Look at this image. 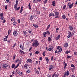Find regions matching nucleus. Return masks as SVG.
I'll return each instance as SVG.
<instances>
[{
  "label": "nucleus",
  "instance_id": "obj_55",
  "mask_svg": "<svg viewBox=\"0 0 77 77\" xmlns=\"http://www.w3.org/2000/svg\"><path fill=\"white\" fill-rule=\"evenodd\" d=\"M40 13H41V11H37V14L38 15L39 14H40Z\"/></svg>",
  "mask_w": 77,
  "mask_h": 77
},
{
  "label": "nucleus",
  "instance_id": "obj_62",
  "mask_svg": "<svg viewBox=\"0 0 77 77\" xmlns=\"http://www.w3.org/2000/svg\"><path fill=\"white\" fill-rule=\"evenodd\" d=\"M27 45H28V47H29V46H30V43H28L27 44Z\"/></svg>",
  "mask_w": 77,
  "mask_h": 77
},
{
  "label": "nucleus",
  "instance_id": "obj_31",
  "mask_svg": "<svg viewBox=\"0 0 77 77\" xmlns=\"http://www.w3.org/2000/svg\"><path fill=\"white\" fill-rule=\"evenodd\" d=\"M60 48H62V46H59L57 47V50H58Z\"/></svg>",
  "mask_w": 77,
  "mask_h": 77
},
{
  "label": "nucleus",
  "instance_id": "obj_43",
  "mask_svg": "<svg viewBox=\"0 0 77 77\" xmlns=\"http://www.w3.org/2000/svg\"><path fill=\"white\" fill-rule=\"evenodd\" d=\"M4 14H3V13H1L0 14V17H3V15Z\"/></svg>",
  "mask_w": 77,
  "mask_h": 77
},
{
  "label": "nucleus",
  "instance_id": "obj_54",
  "mask_svg": "<svg viewBox=\"0 0 77 77\" xmlns=\"http://www.w3.org/2000/svg\"><path fill=\"white\" fill-rule=\"evenodd\" d=\"M33 2H34V3H37V0H33Z\"/></svg>",
  "mask_w": 77,
  "mask_h": 77
},
{
  "label": "nucleus",
  "instance_id": "obj_27",
  "mask_svg": "<svg viewBox=\"0 0 77 77\" xmlns=\"http://www.w3.org/2000/svg\"><path fill=\"white\" fill-rule=\"evenodd\" d=\"M31 4L30 3H29V4L28 5V8L29 10H30L31 9V8H32V7H31V6H30Z\"/></svg>",
  "mask_w": 77,
  "mask_h": 77
},
{
  "label": "nucleus",
  "instance_id": "obj_18",
  "mask_svg": "<svg viewBox=\"0 0 77 77\" xmlns=\"http://www.w3.org/2000/svg\"><path fill=\"white\" fill-rule=\"evenodd\" d=\"M69 29L70 30L72 31V30H73V27H72V26L71 25L69 26Z\"/></svg>",
  "mask_w": 77,
  "mask_h": 77
},
{
  "label": "nucleus",
  "instance_id": "obj_14",
  "mask_svg": "<svg viewBox=\"0 0 77 77\" xmlns=\"http://www.w3.org/2000/svg\"><path fill=\"white\" fill-rule=\"evenodd\" d=\"M60 35H58L57 36L55 37V39L56 40H59V39H60Z\"/></svg>",
  "mask_w": 77,
  "mask_h": 77
},
{
  "label": "nucleus",
  "instance_id": "obj_2",
  "mask_svg": "<svg viewBox=\"0 0 77 77\" xmlns=\"http://www.w3.org/2000/svg\"><path fill=\"white\" fill-rule=\"evenodd\" d=\"M54 13L56 16L55 17V19L59 18V12H57V11H54Z\"/></svg>",
  "mask_w": 77,
  "mask_h": 77
},
{
  "label": "nucleus",
  "instance_id": "obj_38",
  "mask_svg": "<svg viewBox=\"0 0 77 77\" xmlns=\"http://www.w3.org/2000/svg\"><path fill=\"white\" fill-rule=\"evenodd\" d=\"M11 33V31L10 30V29H9L8 31V36H9V35L10 34V33Z\"/></svg>",
  "mask_w": 77,
  "mask_h": 77
},
{
  "label": "nucleus",
  "instance_id": "obj_36",
  "mask_svg": "<svg viewBox=\"0 0 77 77\" xmlns=\"http://www.w3.org/2000/svg\"><path fill=\"white\" fill-rule=\"evenodd\" d=\"M62 18L63 20H64V19H65V18H66V16H65V15L63 14L62 16Z\"/></svg>",
  "mask_w": 77,
  "mask_h": 77
},
{
  "label": "nucleus",
  "instance_id": "obj_9",
  "mask_svg": "<svg viewBox=\"0 0 77 77\" xmlns=\"http://www.w3.org/2000/svg\"><path fill=\"white\" fill-rule=\"evenodd\" d=\"M8 65L6 64H4L2 65V68L4 69H6V68L8 67Z\"/></svg>",
  "mask_w": 77,
  "mask_h": 77
},
{
  "label": "nucleus",
  "instance_id": "obj_35",
  "mask_svg": "<svg viewBox=\"0 0 77 77\" xmlns=\"http://www.w3.org/2000/svg\"><path fill=\"white\" fill-rule=\"evenodd\" d=\"M15 64H13L12 65L11 68H15Z\"/></svg>",
  "mask_w": 77,
  "mask_h": 77
},
{
  "label": "nucleus",
  "instance_id": "obj_29",
  "mask_svg": "<svg viewBox=\"0 0 77 77\" xmlns=\"http://www.w3.org/2000/svg\"><path fill=\"white\" fill-rule=\"evenodd\" d=\"M71 53L70 51H66L65 52V53H66L67 54H68V53Z\"/></svg>",
  "mask_w": 77,
  "mask_h": 77
},
{
  "label": "nucleus",
  "instance_id": "obj_12",
  "mask_svg": "<svg viewBox=\"0 0 77 77\" xmlns=\"http://www.w3.org/2000/svg\"><path fill=\"white\" fill-rule=\"evenodd\" d=\"M19 52L20 53V54H21L22 55H23L25 54V53H24L23 51H22L21 50H19Z\"/></svg>",
  "mask_w": 77,
  "mask_h": 77
},
{
  "label": "nucleus",
  "instance_id": "obj_61",
  "mask_svg": "<svg viewBox=\"0 0 77 77\" xmlns=\"http://www.w3.org/2000/svg\"><path fill=\"white\" fill-rule=\"evenodd\" d=\"M75 69V66H74L73 68H71V69H73V70H74Z\"/></svg>",
  "mask_w": 77,
  "mask_h": 77
},
{
  "label": "nucleus",
  "instance_id": "obj_37",
  "mask_svg": "<svg viewBox=\"0 0 77 77\" xmlns=\"http://www.w3.org/2000/svg\"><path fill=\"white\" fill-rule=\"evenodd\" d=\"M15 21V17H13L11 19V21Z\"/></svg>",
  "mask_w": 77,
  "mask_h": 77
},
{
  "label": "nucleus",
  "instance_id": "obj_26",
  "mask_svg": "<svg viewBox=\"0 0 77 77\" xmlns=\"http://www.w3.org/2000/svg\"><path fill=\"white\" fill-rule=\"evenodd\" d=\"M51 26V25L50 24H49L48 26L47 27V28L46 29V30H48V29L50 27V26Z\"/></svg>",
  "mask_w": 77,
  "mask_h": 77
},
{
  "label": "nucleus",
  "instance_id": "obj_13",
  "mask_svg": "<svg viewBox=\"0 0 77 77\" xmlns=\"http://www.w3.org/2000/svg\"><path fill=\"white\" fill-rule=\"evenodd\" d=\"M64 74L65 75H66V76H68L69 75V72L68 71H66L64 73Z\"/></svg>",
  "mask_w": 77,
  "mask_h": 77
},
{
  "label": "nucleus",
  "instance_id": "obj_45",
  "mask_svg": "<svg viewBox=\"0 0 77 77\" xmlns=\"http://www.w3.org/2000/svg\"><path fill=\"white\" fill-rule=\"evenodd\" d=\"M19 59H20L19 58H17L16 60L15 61V62H16V63H17V62H18L19 60Z\"/></svg>",
  "mask_w": 77,
  "mask_h": 77
},
{
  "label": "nucleus",
  "instance_id": "obj_58",
  "mask_svg": "<svg viewBox=\"0 0 77 77\" xmlns=\"http://www.w3.org/2000/svg\"><path fill=\"white\" fill-rule=\"evenodd\" d=\"M55 53H57L58 54H59V52H58L57 50H56L55 51Z\"/></svg>",
  "mask_w": 77,
  "mask_h": 77
},
{
  "label": "nucleus",
  "instance_id": "obj_21",
  "mask_svg": "<svg viewBox=\"0 0 77 77\" xmlns=\"http://www.w3.org/2000/svg\"><path fill=\"white\" fill-rule=\"evenodd\" d=\"M45 59L46 60V62L47 63H48V62H49V59L48 57H45Z\"/></svg>",
  "mask_w": 77,
  "mask_h": 77
},
{
  "label": "nucleus",
  "instance_id": "obj_17",
  "mask_svg": "<svg viewBox=\"0 0 77 77\" xmlns=\"http://www.w3.org/2000/svg\"><path fill=\"white\" fill-rule=\"evenodd\" d=\"M27 62H29L30 63H32V60L31 59H28L27 60Z\"/></svg>",
  "mask_w": 77,
  "mask_h": 77
},
{
  "label": "nucleus",
  "instance_id": "obj_23",
  "mask_svg": "<svg viewBox=\"0 0 77 77\" xmlns=\"http://www.w3.org/2000/svg\"><path fill=\"white\" fill-rule=\"evenodd\" d=\"M47 34L46 32H43V36L44 37H46L47 36Z\"/></svg>",
  "mask_w": 77,
  "mask_h": 77
},
{
  "label": "nucleus",
  "instance_id": "obj_39",
  "mask_svg": "<svg viewBox=\"0 0 77 77\" xmlns=\"http://www.w3.org/2000/svg\"><path fill=\"white\" fill-rule=\"evenodd\" d=\"M51 40V37H49L48 38V41H50Z\"/></svg>",
  "mask_w": 77,
  "mask_h": 77
},
{
  "label": "nucleus",
  "instance_id": "obj_4",
  "mask_svg": "<svg viewBox=\"0 0 77 77\" xmlns=\"http://www.w3.org/2000/svg\"><path fill=\"white\" fill-rule=\"evenodd\" d=\"M71 2H69L67 4V6L69 7V9L72 8L73 7V5H74V3H72V4H71Z\"/></svg>",
  "mask_w": 77,
  "mask_h": 77
},
{
  "label": "nucleus",
  "instance_id": "obj_11",
  "mask_svg": "<svg viewBox=\"0 0 77 77\" xmlns=\"http://www.w3.org/2000/svg\"><path fill=\"white\" fill-rule=\"evenodd\" d=\"M35 18V16L33 15H32L30 16V17H29V20H32L33 19Z\"/></svg>",
  "mask_w": 77,
  "mask_h": 77
},
{
  "label": "nucleus",
  "instance_id": "obj_15",
  "mask_svg": "<svg viewBox=\"0 0 77 77\" xmlns=\"http://www.w3.org/2000/svg\"><path fill=\"white\" fill-rule=\"evenodd\" d=\"M51 47L48 48V51H51V50H53L54 47H53V46H51Z\"/></svg>",
  "mask_w": 77,
  "mask_h": 77
},
{
  "label": "nucleus",
  "instance_id": "obj_59",
  "mask_svg": "<svg viewBox=\"0 0 77 77\" xmlns=\"http://www.w3.org/2000/svg\"><path fill=\"white\" fill-rule=\"evenodd\" d=\"M17 21H18V23H20V20L18 19L17 20Z\"/></svg>",
  "mask_w": 77,
  "mask_h": 77
},
{
  "label": "nucleus",
  "instance_id": "obj_10",
  "mask_svg": "<svg viewBox=\"0 0 77 77\" xmlns=\"http://www.w3.org/2000/svg\"><path fill=\"white\" fill-rule=\"evenodd\" d=\"M54 66H53V65H51L49 67V71H50V70H51L52 69H54Z\"/></svg>",
  "mask_w": 77,
  "mask_h": 77
},
{
  "label": "nucleus",
  "instance_id": "obj_48",
  "mask_svg": "<svg viewBox=\"0 0 77 77\" xmlns=\"http://www.w3.org/2000/svg\"><path fill=\"white\" fill-rule=\"evenodd\" d=\"M71 57H72L70 56L67 55V57L68 59H69L70 58H71Z\"/></svg>",
  "mask_w": 77,
  "mask_h": 77
},
{
  "label": "nucleus",
  "instance_id": "obj_63",
  "mask_svg": "<svg viewBox=\"0 0 77 77\" xmlns=\"http://www.w3.org/2000/svg\"><path fill=\"white\" fill-rule=\"evenodd\" d=\"M16 46V43H15L13 45V48H14Z\"/></svg>",
  "mask_w": 77,
  "mask_h": 77
},
{
  "label": "nucleus",
  "instance_id": "obj_40",
  "mask_svg": "<svg viewBox=\"0 0 77 77\" xmlns=\"http://www.w3.org/2000/svg\"><path fill=\"white\" fill-rule=\"evenodd\" d=\"M20 7H19L18 8H16V9L15 10V11H18L20 10Z\"/></svg>",
  "mask_w": 77,
  "mask_h": 77
},
{
  "label": "nucleus",
  "instance_id": "obj_20",
  "mask_svg": "<svg viewBox=\"0 0 77 77\" xmlns=\"http://www.w3.org/2000/svg\"><path fill=\"white\" fill-rule=\"evenodd\" d=\"M33 26L34 27H35V28H36V29H38V25H36V24H34L33 25Z\"/></svg>",
  "mask_w": 77,
  "mask_h": 77
},
{
  "label": "nucleus",
  "instance_id": "obj_6",
  "mask_svg": "<svg viewBox=\"0 0 77 77\" xmlns=\"http://www.w3.org/2000/svg\"><path fill=\"white\" fill-rule=\"evenodd\" d=\"M24 67L26 69H27L29 68V65L27 63L26 64L24 65Z\"/></svg>",
  "mask_w": 77,
  "mask_h": 77
},
{
  "label": "nucleus",
  "instance_id": "obj_56",
  "mask_svg": "<svg viewBox=\"0 0 77 77\" xmlns=\"http://www.w3.org/2000/svg\"><path fill=\"white\" fill-rule=\"evenodd\" d=\"M12 75L14 76V75H15V72L14 71V72H12Z\"/></svg>",
  "mask_w": 77,
  "mask_h": 77
},
{
  "label": "nucleus",
  "instance_id": "obj_32",
  "mask_svg": "<svg viewBox=\"0 0 77 77\" xmlns=\"http://www.w3.org/2000/svg\"><path fill=\"white\" fill-rule=\"evenodd\" d=\"M46 33L47 34H48V35H50V32H49V31H48V30H47L46 31Z\"/></svg>",
  "mask_w": 77,
  "mask_h": 77
},
{
  "label": "nucleus",
  "instance_id": "obj_44",
  "mask_svg": "<svg viewBox=\"0 0 77 77\" xmlns=\"http://www.w3.org/2000/svg\"><path fill=\"white\" fill-rule=\"evenodd\" d=\"M18 2H19V0H16V5L18 4Z\"/></svg>",
  "mask_w": 77,
  "mask_h": 77
},
{
  "label": "nucleus",
  "instance_id": "obj_22",
  "mask_svg": "<svg viewBox=\"0 0 77 77\" xmlns=\"http://www.w3.org/2000/svg\"><path fill=\"white\" fill-rule=\"evenodd\" d=\"M31 72V69H28L26 71L27 73H30Z\"/></svg>",
  "mask_w": 77,
  "mask_h": 77
},
{
  "label": "nucleus",
  "instance_id": "obj_42",
  "mask_svg": "<svg viewBox=\"0 0 77 77\" xmlns=\"http://www.w3.org/2000/svg\"><path fill=\"white\" fill-rule=\"evenodd\" d=\"M66 5L63 6V7L62 8V9H63V10H65V8H66Z\"/></svg>",
  "mask_w": 77,
  "mask_h": 77
},
{
  "label": "nucleus",
  "instance_id": "obj_7",
  "mask_svg": "<svg viewBox=\"0 0 77 77\" xmlns=\"http://www.w3.org/2000/svg\"><path fill=\"white\" fill-rule=\"evenodd\" d=\"M13 33L14 35L15 36H17L18 35V33H17V32L15 30L14 31H13Z\"/></svg>",
  "mask_w": 77,
  "mask_h": 77
},
{
  "label": "nucleus",
  "instance_id": "obj_1",
  "mask_svg": "<svg viewBox=\"0 0 77 77\" xmlns=\"http://www.w3.org/2000/svg\"><path fill=\"white\" fill-rule=\"evenodd\" d=\"M33 44H32V46L33 47H38V45H39V43L38 42V41L37 40H34L33 42Z\"/></svg>",
  "mask_w": 77,
  "mask_h": 77
},
{
  "label": "nucleus",
  "instance_id": "obj_64",
  "mask_svg": "<svg viewBox=\"0 0 77 77\" xmlns=\"http://www.w3.org/2000/svg\"><path fill=\"white\" fill-rule=\"evenodd\" d=\"M5 9H8V5H6L5 6Z\"/></svg>",
  "mask_w": 77,
  "mask_h": 77
},
{
  "label": "nucleus",
  "instance_id": "obj_28",
  "mask_svg": "<svg viewBox=\"0 0 77 77\" xmlns=\"http://www.w3.org/2000/svg\"><path fill=\"white\" fill-rule=\"evenodd\" d=\"M66 66H67V63H65L64 64V69H65V68H66Z\"/></svg>",
  "mask_w": 77,
  "mask_h": 77
},
{
  "label": "nucleus",
  "instance_id": "obj_46",
  "mask_svg": "<svg viewBox=\"0 0 77 77\" xmlns=\"http://www.w3.org/2000/svg\"><path fill=\"white\" fill-rule=\"evenodd\" d=\"M6 38H4V40L5 41H7V38H8V37L7 36Z\"/></svg>",
  "mask_w": 77,
  "mask_h": 77
},
{
  "label": "nucleus",
  "instance_id": "obj_50",
  "mask_svg": "<svg viewBox=\"0 0 77 77\" xmlns=\"http://www.w3.org/2000/svg\"><path fill=\"white\" fill-rule=\"evenodd\" d=\"M23 32L24 33V35H27V32L26 31H23Z\"/></svg>",
  "mask_w": 77,
  "mask_h": 77
},
{
  "label": "nucleus",
  "instance_id": "obj_16",
  "mask_svg": "<svg viewBox=\"0 0 77 77\" xmlns=\"http://www.w3.org/2000/svg\"><path fill=\"white\" fill-rule=\"evenodd\" d=\"M20 48L21 50H24L25 49L24 47V46H23L22 45H20Z\"/></svg>",
  "mask_w": 77,
  "mask_h": 77
},
{
  "label": "nucleus",
  "instance_id": "obj_3",
  "mask_svg": "<svg viewBox=\"0 0 77 77\" xmlns=\"http://www.w3.org/2000/svg\"><path fill=\"white\" fill-rule=\"evenodd\" d=\"M68 35H68L67 38H71L72 36H73L74 35V33L73 32L71 33V32L69 31L68 32Z\"/></svg>",
  "mask_w": 77,
  "mask_h": 77
},
{
  "label": "nucleus",
  "instance_id": "obj_49",
  "mask_svg": "<svg viewBox=\"0 0 77 77\" xmlns=\"http://www.w3.org/2000/svg\"><path fill=\"white\" fill-rule=\"evenodd\" d=\"M33 53L31 52L30 53H29V54L30 55V57H32V56H33Z\"/></svg>",
  "mask_w": 77,
  "mask_h": 77
},
{
  "label": "nucleus",
  "instance_id": "obj_53",
  "mask_svg": "<svg viewBox=\"0 0 77 77\" xmlns=\"http://www.w3.org/2000/svg\"><path fill=\"white\" fill-rule=\"evenodd\" d=\"M45 50H47V51H48V47H45Z\"/></svg>",
  "mask_w": 77,
  "mask_h": 77
},
{
  "label": "nucleus",
  "instance_id": "obj_51",
  "mask_svg": "<svg viewBox=\"0 0 77 77\" xmlns=\"http://www.w3.org/2000/svg\"><path fill=\"white\" fill-rule=\"evenodd\" d=\"M47 2H48V0H45V1L44 2V4H45L47 3Z\"/></svg>",
  "mask_w": 77,
  "mask_h": 77
},
{
  "label": "nucleus",
  "instance_id": "obj_8",
  "mask_svg": "<svg viewBox=\"0 0 77 77\" xmlns=\"http://www.w3.org/2000/svg\"><path fill=\"white\" fill-rule=\"evenodd\" d=\"M63 46L65 48H67L68 47V44L67 42L64 43L63 44Z\"/></svg>",
  "mask_w": 77,
  "mask_h": 77
},
{
  "label": "nucleus",
  "instance_id": "obj_30",
  "mask_svg": "<svg viewBox=\"0 0 77 77\" xmlns=\"http://www.w3.org/2000/svg\"><path fill=\"white\" fill-rule=\"evenodd\" d=\"M17 6H18V4H15V5H14V9H17Z\"/></svg>",
  "mask_w": 77,
  "mask_h": 77
},
{
  "label": "nucleus",
  "instance_id": "obj_33",
  "mask_svg": "<svg viewBox=\"0 0 77 77\" xmlns=\"http://www.w3.org/2000/svg\"><path fill=\"white\" fill-rule=\"evenodd\" d=\"M62 51V48H60L58 50V51L59 52H61Z\"/></svg>",
  "mask_w": 77,
  "mask_h": 77
},
{
  "label": "nucleus",
  "instance_id": "obj_41",
  "mask_svg": "<svg viewBox=\"0 0 77 77\" xmlns=\"http://www.w3.org/2000/svg\"><path fill=\"white\" fill-rule=\"evenodd\" d=\"M56 32L57 33H58V32H59V31H58V30H59V28H57L56 29Z\"/></svg>",
  "mask_w": 77,
  "mask_h": 77
},
{
  "label": "nucleus",
  "instance_id": "obj_52",
  "mask_svg": "<svg viewBox=\"0 0 77 77\" xmlns=\"http://www.w3.org/2000/svg\"><path fill=\"white\" fill-rule=\"evenodd\" d=\"M74 55H75V56H77V52L76 51H75L74 52Z\"/></svg>",
  "mask_w": 77,
  "mask_h": 77
},
{
  "label": "nucleus",
  "instance_id": "obj_57",
  "mask_svg": "<svg viewBox=\"0 0 77 77\" xmlns=\"http://www.w3.org/2000/svg\"><path fill=\"white\" fill-rule=\"evenodd\" d=\"M35 53L36 54H39V52L38 51H36L35 52Z\"/></svg>",
  "mask_w": 77,
  "mask_h": 77
},
{
  "label": "nucleus",
  "instance_id": "obj_25",
  "mask_svg": "<svg viewBox=\"0 0 77 77\" xmlns=\"http://www.w3.org/2000/svg\"><path fill=\"white\" fill-rule=\"evenodd\" d=\"M11 39H8L7 40V42L8 44H11Z\"/></svg>",
  "mask_w": 77,
  "mask_h": 77
},
{
  "label": "nucleus",
  "instance_id": "obj_19",
  "mask_svg": "<svg viewBox=\"0 0 77 77\" xmlns=\"http://www.w3.org/2000/svg\"><path fill=\"white\" fill-rule=\"evenodd\" d=\"M17 74L20 75H23V73L20 71H18L17 72Z\"/></svg>",
  "mask_w": 77,
  "mask_h": 77
},
{
  "label": "nucleus",
  "instance_id": "obj_24",
  "mask_svg": "<svg viewBox=\"0 0 77 77\" xmlns=\"http://www.w3.org/2000/svg\"><path fill=\"white\" fill-rule=\"evenodd\" d=\"M52 5L53 6H54L56 5V2L55 1H54L52 2Z\"/></svg>",
  "mask_w": 77,
  "mask_h": 77
},
{
  "label": "nucleus",
  "instance_id": "obj_47",
  "mask_svg": "<svg viewBox=\"0 0 77 77\" xmlns=\"http://www.w3.org/2000/svg\"><path fill=\"white\" fill-rule=\"evenodd\" d=\"M15 56H16V55L15 54L14 56L13 57V60H15Z\"/></svg>",
  "mask_w": 77,
  "mask_h": 77
},
{
  "label": "nucleus",
  "instance_id": "obj_5",
  "mask_svg": "<svg viewBox=\"0 0 77 77\" xmlns=\"http://www.w3.org/2000/svg\"><path fill=\"white\" fill-rule=\"evenodd\" d=\"M49 17H55V15L53 13H51L49 14Z\"/></svg>",
  "mask_w": 77,
  "mask_h": 77
},
{
  "label": "nucleus",
  "instance_id": "obj_60",
  "mask_svg": "<svg viewBox=\"0 0 77 77\" xmlns=\"http://www.w3.org/2000/svg\"><path fill=\"white\" fill-rule=\"evenodd\" d=\"M46 52L45 51H44L43 53V56H45V53H46Z\"/></svg>",
  "mask_w": 77,
  "mask_h": 77
},
{
  "label": "nucleus",
  "instance_id": "obj_34",
  "mask_svg": "<svg viewBox=\"0 0 77 77\" xmlns=\"http://www.w3.org/2000/svg\"><path fill=\"white\" fill-rule=\"evenodd\" d=\"M13 25H14V26H16V25L17 24V21H14V22H13Z\"/></svg>",
  "mask_w": 77,
  "mask_h": 77
}]
</instances>
